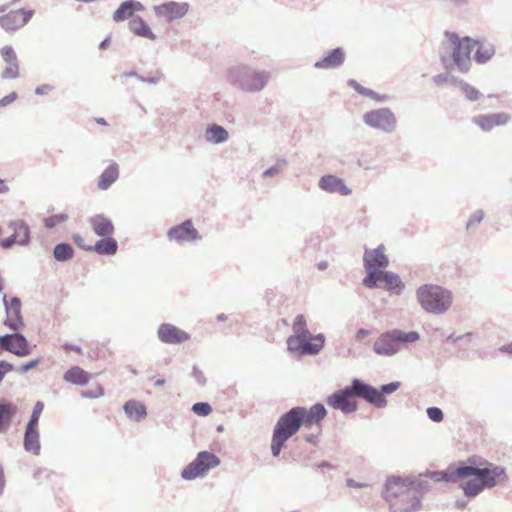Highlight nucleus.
<instances>
[{"instance_id":"nucleus-1","label":"nucleus","mask_w":512,"mask_h":512,"mask_svg":"<svg viewBox=\"0 0 512 512\" xmlns=\"http://www.w3.org/2000/svg\"><path fill=\"white\" fill-rule=\"evenodd\" d=\"M468 466H450L447 471L434 472L431 478L435 481H456L462 479V489L467 496H476L485 487H493L505 480L504 469L487 461L469 459Z\"/></svg>"},{"instance_id":"nucleus-2","label":"nucleus","mask_w":512,"mask_h":512,"mask_svg":"<svg viewBox=\"0 0 512 512\" xmlns=\"http://www.w3.org/2000/svg\"><path fill=\"white\" fill-rule=\"evenodd\" d=\"M326 414L327 411L322 404H315L310 409L294 407L283 414L274 427L271 441L272 454L278 456L286 441L295 435L301 426L305 428L316 427V434H310L305 437L307 442L315 443L321 434V422L326 417Z\"/></svg>"},{"instance_id":"nucleus-3","label":"nucleus","mask_w":512,"mask_h":512,"mask_svg":"<svg viewBox=\"0 0 512 512\" xmlns=\"http://www.w3.org/2000/svg\"><path fill=\"white\" fill-rule=\"evenodd\" d=\"M416 485L414 481L399 477L391 478L386 484V499L400 512H409L419 506L416 500Z\"/></svg>"},{"instance_id":"nucleus-4","label":"nucleus","mask_w":512,"mask_h":512,"mask_svg":"<svg viewBox=\"0 0 512 512\" xmlns=\"http://www.w3.org/2000/svg\"><path fill=\"white\" fill-rule=\"evenodd\" d=\"M269 79V72L246 65L232 67L228 74V80L233 86L250 93L263 90Z\"/></svg>"},{"instance_id":"nucleus-5","label":"nucleus","mask_w":512,"mask_h":512,"mask_svg":"<svg viewBox=\"0 0 512 512\" xmlns=\"http://www.w3.org/2000/svg\"><path fill=\"white\" fill-rule=\"evenodd\" d=\"M417 298L421 307L430 313H443L452 304L451 293L438 285L425 284L417 289Z\"/></svg>"},{"instance_id":"nucleus-6","label":"nucleus","mask_w":512,"mask_h":512,"mask_svg":"<svg viewBox=\"0 0 512 512\" xmlns=\"http://www.w3.org/2000/svg\"><path fill=\"white\" fill-rule=\"evenodd\" d=\"M419 339V334L415 331L403 332L401 330H391L379 335L373 344V350L381 356H392L396 354L404 343H413Z\"/></svg>"},{"instance_id":"nucleus-7","label":"nucleus","mask_w":512,"mask_h":512,"mask_svg":"<svg viewBox=\"0 0 512 512\" xmlns=\"http://www.w3.org/2000/svg\"><path fill=\"white\" fill-rule=\"evenodd\" d=\"M445 35L452 46L453 63L460 72H468L471 67V53L474 50L477 41L470 37L459 38L456 33L449 31H447Z\"/></svg>"},{"instance_id":"nucleus-8","label":"nucleus","mask_w":512,"mask_h":512,"mask_svg":"<svg viewBox=\"0 0 512 512\" xmlns=\"http://www.w3.org/2000/svg\"><path fill=\"white\" fill-rule=\"evenodd\" d=\"M363 122L370 128L388 134L393 133L397 127L396 116L389 108H379L364 113Z\"/></svg>"},{"instance_id":"nucleus-9","label":"nucleus","mask_w":512,"mask_h":512,"mask_svg":"<svg viewBox=\"0 0 512 512\" xmlns=\"http://www.w3.org/2000/svg\"><path fill=\"white\" fill-rule=\"evenodd\" d=\"M219 464L220 460L215 454L207 451L200 452L195 460L183 469L182 477L187 480L195 479Z\"/></svg>"},{"instance_id":"nucleus-10","label":"nucleus","mask_w":512,"mask_h":512,"mask_svg":"<svg viewBox=\"0 0 512 512\" xmlns=\"http://www.w3.org/2000/svg\"><path fill=\"white\" fill-rule=\"evenodd\" d=\"M34 10H26L24 8L10 11L0 16V26L7 32H13L22 28L32 18Z\"/></svg>"},{"instance_id":"nucleus-11","label":"nucleus","mask_w":512,"mask_h":512,"mask_svg":"<svg viewBox=\"0 0 512 512\" xmlns=\"http://www.w3.org/2000/svg\"><path fill=\"white\" fill-rule=\"evenodd\" d=\"M352 391H354L355 395L361 397L368 401L369 403L375 405L378 408L385 407L387 404V400L382 395V392L364 382L355 379L352 382Z\"/></svg>"},{"instance_id":"nucleus-12","label":"nucleus","mask_w":512,"mask_h":512,"mask_svg":"<svg viewBox=\"0 0 512 512\" xmlns=\"http://www.w3.org/2000/svg\"><path fill=\"white\" fill-rule=\"evenodd\" d=\"M188 9V3L175 1L154 6L156 16L164 18L167 22H172L184 17L188 12Z\"/></svg>"},{"instance_id":"nucleus-13","label":"nucleus","mask_w":512,"mask_h":512,"mask_svg":"<svg viewBox=\"0 0 512 512\" xmlns=\"http://www.w3.org/2000/svg\"><path fill=\"white\" fill-rule=\"evenodd\" d=\"M3 302L7 314L4 324L14 331L22 329L24 327V321L21 315L20 300L14 297L8 302L6 294H3Z\"/></svg>"},{"instance_id":"nucleus-14","label":"nucleus","mask_w":512,"mask_h":512,"mask_svg":"<svg viewBox=\"0 0 512 512\" xmlns=\"http://www.w3.org/2000/svg\"><path fill=\"white\" fill-rule=\"evenodd\" d=\"M74 242L83 249L93 250L98 254L113 255L117 251V242L113 238H102L97 241H82V236L74 235Z\"/></svg>"},{"instance_id":"nucleus-15","label":"nucleus","mask_w":512,"mask_h":512,"mask_svg":"<svg viewBox=\"0 0 512 512\" xmlns=\"http://www.w3.org/2000/svg\"><path fill=\"white\" fill-rule=\"evenodd\" d=\"M355 395L352 391V386L344 389L339 393H335L328 397L327 404L334 409H339L345 413H350L356 410L357 403L353 399Z\"/></svg>"},{"instance_id":"nucleus-16","label":"nucleus","mask_w":512,"mask_h":512,"mask_svg":"<svg viewBox=\"0 0 512 512\" xmlns=\"http://www.w3.org/2000/svg\"><path fill=\"white\" fill-rule=\"evenodd\" d=\"M346 59L345 50L342 47H336L327 51L322 58L314 63L316 69L330 70L340 68Z\"/></svg>"},{"instance_id":"nucleus-17","label":"nucleus","mask_w":512,"mask_h":512,"mask_svg":"<svg viewBox=\"0 0 512 512\" xmlns=\"http://www.w3.org/2000/svg\"><path fill=\"white\" fill-rule=\"evenodd\" d=\"M511 116L505 112L478 115L473 117L472 122L483 131L488 132L495 127L504 126L509 123Z\"/></svg>"},{"instance_id":"nucleus-18","label":"nucleus","mask_w":512,"mask_h":512,"mask_svg":"<svg viewBox=\"0 0 512 512\" xmlns=\"http://www.w3.org/2000/svg\"><path fill=\"white\" fill-rule=\"evenodd\" d=\"M5 351L18 357H25L31 353L28 340L20 333L5 335Z\"/></svg>"},{"instance_id":"nucleus-19","label":"nucleus","mask_w":512,"mask_h":512,"mask_svg":"<svg viewBox=\"0 0 512 512\" xmlns=\"http://www.w3.org/2000/svg\"><path fill=\"white\" fill-rule=\"evenodd\" d=\"M318 186L327 193H338L342 196H348L352 193V190L345 184L344 180L333 174L323 175L319 179Z\"/></svg>"},{"instance_id":"nucleus-20","label":"nucleus","mask_w":512,"mask_h":512,"mask_svg":"<svg viewBox=\"0 0 512 512\" xmlns=\"http://www.w3.org/2000/svg\"><path fill=\"white\" fill-rule=\"evenodd\" d=\"M159 339L167 344H179L187 341L189 335L187 332L177 328L172 324H162L157 331Z\"/></svg>"},{"instance_id":"nucleus-21","label":"nucleus","mask_w":512,"mask_h":512,"mask_svg":"<svg viewBox=\"0 0 512 512\" xmlns=\"http://www.w3.org/2000/svg\"><path fill=\"white\" fill-rule=\"evenodd\" d=\"M324 346V336L319 334L312 336L310 333L308 337L300 340L296 343V348H289L291 352H297L299 354H317Z\"/></svg>"},{"instance_id":"nucleus-22","label":"nucleus","mask_w":512,"mask_h":512,"mask_svg":"<svg viewBox=\"0 0 512 512\" xmlns=\"http://www.w3.org/2000/svg\"><path fill=\"white\" fill-rule=\"evenodd\" d=\"M363 261L366 270H378V268H385L389 264L388 257L384 253V246L367 250L364 254Z\"/></svg>"},{"instance_id":"nucleus-23","label":"nucleus","mask_w":512,"mask_h":512,"mask_svg":"<svg viewBox=\"0 0 512 512\" xmlns=\"http://www.w3.org/2000/svg\"><path fill=\"white\" fill-rule=\"evenodd\" d=\"M10 235L7 238H3L0 244L4 248H9L14 244H26L29 240L28 226H7Z\"/></svg>"},{"instance_id":"nucleus-24","label":"nucleus","mask_w":512,"mask_h":512,"mask_svg":"<svg viewBox=\"0 0 512 512\" xmlns=\"http://www.w3.org/2000/svg\"><path fill=\"white\" fill-rule=\"evenodd\" d=\"M293 335L288 337L287 339V347L296 348V343H299L303 338L308 337L309 330L307 328V323L304 315H298L293 323Z\"/></svg>"},{"instance_id":"nucleus-25","label":"nucleus","mask_w":512,"mask_h":512,"mask_svg":"<svg viewBox=\"0 0 512 512\" xmlns=\"http://www.w3.org/2000/svg\"><path fill=\"white\" fill-rule=\"evenodd\" d=\"M144 6L142 3L135 0H126L113 13V20L121 22L131 18L136 11H142Z\"/></svg>"},{"instance_id":"nucleus-26","label":"nucleus","mask_w":512,"mask_h":512,"mask_svg":"<svg viewBox=\"0 0 512 512\" xmlns=\"http://www.w3.org/2000/svg\"><path fill=\"white\" fill-rule=\"evenodd\" d=\"M119 178V165L116 162H111L107 168L101 173L98 179L97 186L100 190L109 189L113 183Z\"/></svg>"},{"instance_id":"nucleus-27","label":"nucleus","mask_w":512,"mask_h":512,"mask_svg":"<svg viewBox=\"0 0 512 512\" xmlns=\"http://www.w3.org/2000/svg\"><path fill=\"white\" fill-rule=\"evenodd\" d=\"M63 379L71 384L85 386L91 379V374L79 366H72L63 375Z\"/></svg>"},{"instance_id":"nucleus-28","label":"nucleus","mask_w":512,"mask_h":512,"mask_svg":"<svg viewBox=\"0 0 512 512\" xmlns=\"http://www.w3.org/2000/svg\"><path fill=\"white\" fill-rule=\"evenodd\" d=\"M129 29L135 35L147 38L149 40H155L156 35L152 32L146 21L140 17H132L128 23Z\"/></svg>"},{"instance_id":"nucleus-29","label":"nucleus","mask_w":512,"mask_h":512,"mask_svg":"<svg viewBox=\"0 0 512 512\" xmlns=\"http://www.w3.org/2000/svg\"><path fill=\"white\" fill-rule=\"evenodd\" d=\"M205 139L213 144H222L229 139V133L223 126L215 123L209 124L206 127Z\"/></svg>"},{"instance_id":"nucleus-30","label":"nucleus","mask_w":512,"mask_h":512,"mask_svg":"<svg viewBox=\"0 0 512 512\" xmlns=\"http://www.w3.org/2000/svg\"><path fill=\"white\" fill-rule=\"evenodd\" d=\"M168 236L178 241H191L196 239L197 231L194 226H175L169 231Z\"/></svg>"},{"instance_id":"nucleus-31","label":"nucleus","mask_w":512,"mask_h":512,"mask_svg":"<svg viewBox=\"0 0 512 512\" xmlns=\"http://www.w3.org/2000/svg\"><path fill=\"white\" fill-rule=\"evenodd\" d=\"M347 85L349 87L353 88L360 95L368 97V98H370L372 100H375L377 102H386V101L389 100V96L388 95H385V94L381 95V94L373 91L372 89L366 88V87L362 86L361 84H359L354 79L348 80L347 81Z\"/></svg>"},{"instance_id":"nucleus-32","label":"nucleus","mask_w":512,"mask_h":512,"mask_svg":"<svg viewBox=\"0 0 512 512\" xmlns=\"http://www.w3.org/2000/svg\"><path fill=\"white\" fill-rule=\"evenodd\" d=\"M24 446L27 451L38 454L40 450V442L37 427H31L30 425H27L24 438Z\"/></svg>"},{"instance_id":"nucleus-33","label":"nucleus","mask_w":512,"mask_h":512,"mask_svg":"<svg viewBox=\"0 0 512 512\" xmlns=\"http://www.w3.org/2000/svg\"><path fill=\"white\" fill-rule=\"evenodd\" d=\"M474 60L478 64L487 63L495 55V47L492 44H484L477 41Z\"/></svg>"},{"instance_id":"nucleus-34","label":"nucleus","mask_w":512,"mask_h":512,"mask_svg":"<svg viewBox=\"0 0 512 512\" xmlns=\"http://www.w3.org/2000/svg\"><path fill=\"white\" fill-rule=\"evenodd\" d=\"M381 280L385 283L384 288L389 291L400 293L404 288L400 277L394 273L382 272Z\"/></svg>"},{"instance_id":"nucleus-35","label":"nucleus","mask_w":512,"mask_h":512,"mask_svg":"<svg viewBox=\"0 0 512 512\" xmlns=\"http://www.w3.org/2000/svg\"><path fill=\"white\" fill-rule=\"evenodd\" d=\"M16 409L10 403L0 404V431L7 428L12 416L15 414Z\"/></svg>"},{"instance_id":"nucleus-36","label":"nucleus","mask_w":512,"mask_h":512,"mask_svg":"<svg viewBox=\"0 0 512 512\" xmlns=\"http://www.w3.org/2000/svg\"><path fill=\"white\" fill-rule=\"evenodd\" d=\"M125 412L135 419H141L146 415L145 406L137 401H128L124 405Z\"/></svg>"},{"instance_id":"nucleus-37","label":"nucleus","mask_w":512,"mask_h":512,"mask_svg":"<svg viewBox=\"0 0 512 512\" xmlns=\"http://www.w3.org/2000/svg\"><path fill=\"white\" fill-rule=\"evenodd\" d=\"M113 230V226H94L92 231H86L84 234H79L82 236V241L89 242L95 241L94 236L104 235L106 233H110Z\"/></svg>"},{"instance_id":"nucleus-38","label":"nucleus","mask_w":512,"mask_h":512,"mask_svg":"<svg viewBox=\"0 0 512 512\" xmlns=\"http://www.w3.org/2000/svg\"><path fill=\"white\" fill-rule=\"evenodd\" d=\"M432 80L438 86L444 84L459 86V81H463L462 79H459L458 77L451 75L449 72L437 74L433 76Z\"/></svg>"},{"instance_id":"nucleus-39","label":"nucleus","mask_w":512,"mask_h":512,"mask_svg":"<svg viewBox=\"0 0 512 512\" xmlns=\"http://www.w3.org/2000/svg\"><path fill=\"white\" fill-rule=\"evenodd\" d=\"M459 88L465 95L466 99L469 101H476L482 95L481 92L477 88L466 83L464 80L459 81Z\"/></svg>"},{"instance_id":"nucleus-40","label":"nucleus","mask_w":512,"mask_h":512,"mask_svg":"<svg viewBox=\"0 0 512 512\" xmlns=\"http://www.w3.org/2000/svg\"><path fill=\"white\" fill-rule=\"evenodd\" d=\"M73 250L68 244H58L54 249V256L59 261H65L72 257Z\"/></svg>"},{"instance_id":"nucleus-41","label":"nucleus","mask_w":512,"mask_h":512,"mask_svg":"<svg viewBox=\"0 0 512 512\" xmlns=\"http://www.w3.org/2000/svg\"><path fill=\"white\" fill-rule=\"evenodd\" d=\"M0 54L3 58V60L8 64V65H19V61H18V57L14 51V49L11 47V46H4L1 50H0Z\"/></svg>"},{"instance_id":"nucleus-42","label":"nucleus","mask_w":512,"mask_h":512,"mask_svg":"<svg viewBox=\"0 0 512 512\" xmlns=\"http://www.w3.org/2000/svg\"><path fill=\"white\" fill-rule=\"evenodd\" d=\"M288 162L285 158H279L275 165L271 166L270 168L266 169L263 172V177H273L277 174H279L286 166Z\"/></svg>"},{"instance_id":"nucleus-43","label":"nucleus","mask_w":512,"mask_h":512,"mask_svg":"<svg viewBox=\"0 0 512 512\" xmlns=\"http://www.w3.org/2000/svg\"><path fill=\"white\" fill-rule=\"evenodd\" d=\"M367 273L363 284L368 288H373L376 286L377 281L381 280L382 272L379 270H367Z\"/></svg>"},{"instance_id":"nucleus-44","label":"nucleus","mask_w":512,"mask_h":512,"mask_svg":"<svg viewBox=\"0 0 512 512\" xmlns=\"http://www.w3.org/2000/svg\"><path fill=\"white\" fill-rule=\"evenodd\" d=\"M192 411L198 416H207L212 412V407L207 402H198L192 406Z\"/></svg>"},{"instance_id":"nucleus-45","label":"nucleus","mask_w":512,"mask_h":512,"mask_svg":"<svg viewBox=\"0 0 512 512\" xmlns=\"http://www.w3.org/2000/svg\"><path fill=\"white\" fill-rule=\"evenodd\" d=\"M43 409L44 404L40 401L36 402L28 425H30L31 427H38V421Z\"/></svg>"},{"instance_id":"nucleus-46","label":"nucleus","mask_w":512,"mask_h":512,"mask_svg":"<svg viewBox=\"0 0 512 512\" xmlns=\"http://www.w3.org/2000/svg\"><path fill=\"white\" fill-rule=\"evenodd\" d=\"M104 395V388L100 384H96L92 389L82 391L81 396L84 398H99Z\"/></svg>"},{"instance_id":"nucleus-47","label":"nucleus","mask_w":512,"mask_h":512,"mask_svg":"<svg viewBox=\"0 0 512 512\" xmlns=\"http://www.w3.org/2000/svg\"><path fill=\"white\" fill-rule=\"evenodd\" d=\"M18 76H19V65H15V66L9 65L1 73L2 79H16Z\"/></svg>"},{"instance_id":"nucleus-48","label":"nucleus","mask_w":512,"mask_h":512,"mask_svg":"<svg viewBox=\"0 0 512 512\" xmlns=\"http://www.w3.org/2000/svg\"><path fill=\"white\" fill-rule=\"evenodd\" d=\"M68 219H69V216L67 213L63 212V213L53 214L52 216L44 219V224H56L59 222H65Z\"/></svg>"},{"instance_id":"nucleus-49","label":"nucleus","mask_w":512,"mask_h":512,"mask_svg":"<svg viewBox=\"0 0 512 512\" xmlns=\"http://www.w3.org/2000/svg\"><path fill=\"white\" fill-rule=\"evenodd\" d=\"M162 78H163V73L160 72V71H156L155 75H153V76H149V77L141 76V77H139V81L142 82V83L156 85V84H158L161 81Z\"/></svg>"},{"instance_id":"nucleus-50","label":"nucleus","mask_w":512,"mask_h":512,"mask_svg":"<svg viewBox=\"0 0 512 512\" xmlns=\"http://www.w3.org/2000/svg\"><path fill=\"white\" fill-rule=\"evenodd\" d=\"M428 417L434 422H441L443 420V412L437 407H430L427 409Z\"/></svg>"},{"instance_id":"nucleus-51","label":"nucleus","mask_w":512,"mask_h":512,"mask_svg":"<svg viewBox=\"0 0 512 512\" xmlns=\"http://www.w3.org/2000/svg\"><path fill=\"white\" fill-rule=\"evenodd\" d=\"M14 370V366L4 360H0V383L2 382L5 375Z\"/></svg>"},{"instance_id":"nucleus-52","label":"nucleus","mask_w":512,"mask_h":512,"mask_svg":"<svg viewBox=\"0 0 512 512\" xmlns=\"http://www.w3.org/2000/svg\"><path fill=\"white\" fill-rule=\"evenodd\" d=\"M484 211L483 210H476L468 219L466 224H478L480 223L484 218Z\"/></svg>"},{"instance_id":"nucleus-53","label":"nucleus","mask_w":512,"mask_h":512,"mask_svg":"<svg viewBox=\"0 0 512 512\" xmlns=\"http://www.w3.org/2000/svg\"><path fill=\"white\" fill-rule=\"evenodd\" d=\"M399 386H400L399 382H391L389 384L383 385L380 388V391L382 392V395L384 396V394H391V393L395 392L399 388Z\"/></svg>"},{"instance_id":"nucleus-54","label":"nucleus","mask_w":512,"mask_h":512,"mask_svg":"<svg viewBox=\"0 0 512 512\" xmlns=\"http://www.w3.org/2000/svg\"><path fill=\"white\" fill-rule=\"evenodd\" d=\"M40 363V360L39 359H33V360H30L29 362H27L26 364H23L19 367L18 371L20 373H26L28 372L29 370L31 369H34L38 366V364Z\"/></svg>"},{"instance_id":"nucleus-55","label":"nucleus","mask_w":512,"mask_h":512,"mask_svg":"<svg viewBox=\"0 0 512 512\" xmlns=\"http://www.w3.org/2000/svg\"><path fill=\"white\" fill-rule=\"evenodd\" d=\"M90 224H112V221L102 214H97L90 219Z\"/></svg>"},{"instance_id":"nucleus-56","label":"nucleus","mask_w":512,"mask_h":512,"mask_svg":"<svg viewBox=\"0 0 512 512\" xmlns=\"http://www.w3.org/2000/svg\"><path fill=\"white\" fill-rule=\"evenodd\" d=\"M18 95L16 92H11L10 94L6 95L2 99H0V107H4L12 103L17 99Z\"/></svg>"},{"instance_id":"nucleus-57","label":"nucleus","mask_w":512,"mask_h":512,"mask_svg":"<svg viewBox=\"0 0 512 512\" xmlns=\"http://www.w3.org/2000/svg\"><path fill=\"white\" fill-rule=\"evenodd\" d=\"M53 90V86L50 84L39 85L35 89L36 95H46Z\"/></svg>"},{"instance_id":"nucleus-58","label":"nucleus","mask_w":512,"mask_h":512,"mask_svg":"<svg viewBox=\"0 0 512 512\" xmlns=\"http://www.w3.org/2000/svg\"><path fill=\"white\" fill-rule=\"evenodd\" d=\"M371 334V332L369 330H366V329H360L357 331L356 335H355V338L357 341L359 342H362L364 341L369 335Z\"/></svg>"},{"instance_id":"nucleus-59","label":"nucleus","mask_w":512,"mask_h":512,"mask_svg":"<svg viewBox=\"0 0 512 512\" xmlns=\"http://www.w3.org/2000/svg\"><path fill=\"white\" fill-rule=\"evenodd\" d=\"M193 376L196 378V380L199 383H201V384L205 383V377L199 368H197V367L193 368Z\"/></svg>"},{"instance_id":"nucleus-60","label":"nucleus","mask_w":512,"mask_h":512,"mask_svg":"<svg viewBox=\"0 0 512 512\" xmlns=\"http://www.w3.org/2000/svg\"><path fill=\"white\" fill-rule=\"evenodd\" d=\"M63 348L67 351H73L77 354H82V350L79 346L73 345V344H64Z\"/></svg>"},{"instance_id":"nucleus-61","label":"nucleus","mask_w":512,"mask_h":512,"mask_svg":"<svg viewBox=\"0 0 512 512\" xmlns=\"http://www.w3.org/2000/svg\"><path fill=\"white\" fill-rule=\"evenodd\" d=\"M128 77H134L139 80V77H141V75H139L136 71H129V72H124L121 74L122 79L128 78Z\"/></svg>"},{"instance_id":"nucleus-62","label":"nucleus","mask_w":512,"mask_h":512,"mask_svg":"<svg viewBox=\"0 0 512 512\" xmlns=\"http://www.w3.org/2000/svg\"><path fill=\"white\" fill-rule=\"evenodd\" d=\"M500 351L505 352V353L512 354V342H511V343H509V344L503 345V346L500 348Z\"/></svg>"},{"instance_id":"nucleus-63","label":"nucleus","mask_w":512,"mask_h":512,"mask_svg":"<svg viewBox=\"0 0 512 512\" xmlns=\"http://www.w3.org/2000/svg\"><path fill=\"white\" fill-rule=\"evenodd\" d=\"M110 44V38H105L99 45L100 50L106 49Z\"/></svg>"},{"instance_id":"nucleus-64","label":"nucleus","mask_w":512,"mask_h":512,"mask_svg":"<svg viewBox=\"0 0 512 512\" xmlns=\"http://www.w3.org/2000/svg\"><path fill=\"white\" fill-rule=\"evenodd\" d=\"M9 188L5 185L4 181L0 179V194L8 192Z\"/></svg>"}]
</instances>
